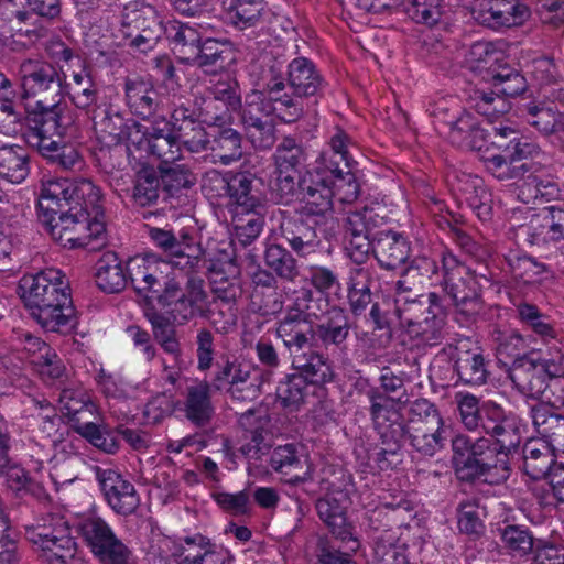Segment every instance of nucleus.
Listing matches in <instances>:
<instances>
[{"mask_svg":"<svg viewBox=\"0 0 564 564\" xmlns=\"http://www.w3.org/2000/svg\"><path fill=\"white\" fill-rule=\"evenodd\" d=\"M37 208L41 224L61 246L95 250L106 243L102 194L90 180H47Z\"/></svg>","mask_w":564,"mask_h":564,"instance_id":"f257e3e1","label":"nucleus"},{"mask_svg":"<svg viewBox=\"0 0 564 564\" xmlns=\"http://www.w3.org/2000/svg\"><path fill=\"white\" fill-rule=\"evenodd\" d=\"M127 272L139 295L155 300L161 307L169 308L181 324L195 317L209 318L212 301L199 275H187L184 282L175 272L164 273L151 254L129 259Z\"/></svg>","mask_w":564,"mask_h":564,"instance_id":"f03ea898","label":"nucleus"},{"mask_svg":"<svg viewBox=\"0 0 564 564\" xmlns=\"http://www.w3.org/2000/svg\"><path fill=\"white\" fill-rule=\"evenodd\" d=\"M489 437L471 441L465 434L452 438L453 462L463 480L490 485L505 482L511 474L510 457L521 444L519 421L500 426Z\"/></svg>","mask_w":564,"mask_h":564,"instance_id":"7ed1b4c3","label":"nucleus"},{"mask_svg":"<svg viewBox=\"0 0 564 564\" xmlns=\"http://www.w3.org/2000/svg\"><path fill=\"white\" fill-rule=\"evenodd\" d=\"M18 294L32 317L47 332L69 333L77 323L68 281L62 271L47 268L24 274Z\"/></svg>","mask_w":564,"mask_h":564,"instance_id":"20e7f679","label":"nucleus"},{"mask_svg":"<svg viewBox=\"0 0 564 564\" xmlns=\"http://www.w3.org/2000/svg\"><path fill=\"white\" fill-rule=\"evenodd\" d=\"M346 495L341 491L326 494L316 501V511L319 519L326 524L334 540L339 543L323 546L318 555L319 564H357L351 555L360 547L356 529L346 517L344 505Z\"/></svg>","mask_w":564,"mask_h":564,"instance_id":"39448f33","label":"nucleus"},{"mask_svg":"<svg viewBox=\"0 0 564 564\" xmlns=\"http://www.w3.org/2000/svg\"><path fill=\"white\" fill-rule=\"evenodd\" d=\"M442 270L441 285L445 296L454 306L456 321L462 325L475 323L484 311V301L476 276L449 252L442 254Z\"/></svg>","mask_w":564,"mask_h":564,"instance_id":"423d86ee","label":"nucleus"},{"mask_svg":"<svg viewBox=\"0 0 564 564\" xmlns=\"http://www.w3.org/2000/svg\"><path fill=\"white\" fill-rule=\"evenodd\" d=\"M59 13L61 0H0V18L30 43L45 36L43 18L52 20Z\"/></svg>","mask_w":564,"mask_h":564,"instance_id":"0eeeda50","label":"nucleus"},{"mask_svg":"<svg viewBox=\"0 0 564 564\" xmlns=\"http://www.w3.org/2000/svg\"><path fill=\"white\" fill-rule=\"evenodd\" d=\"M23 96L36 98V105L62 102L67 76L62 67L44 59H25L19 68Z\"/></svg>","mask_w":564,"mask_h":564,"instance_id":"6e6552de","label":"nucleus"},{"mask_svg":"<svg viewBox=\"0 0 564 564\" xmlns=\"http://www.w3.org/2000/svg\"><path fill=\"white\" fill-rule=\"evenodd\" d=\"M283 104L272 105L270 100L261 98L259 94H250L241 106L240 120L245 132L257 149H271L275 143V124L271 118L275 115L284 121L286 109Z\"/></svg>","mask_w":564,"mask_h":564,"instance_id":"1a4fd4ad","label":"nucleus"},{"mask_svg":"<svg viewBox=\"0 0 564 564\" xmlns=\"http://www.w3.org/2000/svg\"><path fill=\"white\" fill-rule=\"evenodd\" d=\"M229 14L232 25L240 32L238 44L250 52L261 48L264 31L276 19L265 0H236Z\"/></svg>","mask_w":564,"mask_h":564,"instance_id":"9d476101","label":"nucleus"},{"mask_svg":"<svg viewBox=\"0 0 564 564\" xmlns=\"http://www.w3.org/2000/svg\"><path fill=\"white\" fill-rule=\"evenodd\" d=\"M98 138L108 144L126 143L139 145L144 139L142 124L131 117H124L107 101L87 117Z\"/></svg>","mask_w":564,"mask_h":564,"instance_id":"9b49d317","label":"nucleus"},{"mask_svg":"<svg viewBox=\"0 0 564 564\" xmlns=\"http://www.w3.org/2000/svg\"><path fill=\"white\" fill-rule=\"evenodd\" d=\"M459 417L463 425L475 431L481 429L485 433H496L497 429L519 421L511 412L494 401L479 403V399L471 393L459 392L455 397Z\"/></svg>","mask_w":564,"mask_h":564,"instance_id":"f8f14e48","label":"nucleus"},{"mask_svg":"<svg viewBox=\"0 0 564 564\" xmlns=\"http://www.w3.org/2000/svg\"><path fill=\"white\" fill-rule=\"evenodd\" d=\"M376 271L369 267H356L349 271L347 282V299L351 314L355 317L362 316L369 308V318L375 329L389 330V319L381 312L378 302L372 299L371 286Z\"/></svg>","mask_w":564,"mask_h":564,"instance_id":"ddd939ff","label":"nucleus"},{"mask_svg":"<svg viewBox=\"0 0 564 564\" xmlns=\"http://www.w3.org/2000/svg\"><path fill=\"white\" fill-rule=\"evenodd\" d=\"M383 220L375 208L365 207L348 213L345 219L346 251L355 263H364L372 252V236Z\"/></svg>","mask_w":564,"mask_h":564,"instance_id":"4468645a","label":"nucleus"},{"mask_svg":"<svg viewBox=\"0 0 564 564\" xmlns=\"http://www.w3.org/2000/svg\"><path fill=\"white\" fill-rule=\"evenodd\" d=\"M96 480L108 507L118 516L129 517L140 506L134 485L110 468L94 467Z\"/></svg>","mask_w":564,"mask_h":564,"instance_id":"2eb2a0df","label":"nucleus"},{"mask_svg":"<svg viewBox=\"0 0 564 564\" xmlns=\"http://www.w3.org/2000/svg\"><path fill=\"white\" fill-rule=\"evenodd\" d=\"M165 126L171 127L181 150L185 149L191 153L208 151L209 132L189 102L176 105Z\"/></svg>","mask_w":564,"mask_h":564,"instance_id":"dca6fc26","label":"nucleus"},{"mask_svg":"<svg viewBox=\"0 0 564 564\" xmlns=\"http://www.w3.org/2000/svg\"><path fill=\"white\" fill-rule=\"evenodd\" d=\"M258 86L259 89L252 94L261 95V98L270 100L272 105L283 104L282 108L286 109V116H283L284 122H294L302 117L303 106L301 101L283 93L285 88V73L281 62L274 58H269L265 62Z\"/></svg>","mask_w":564,"mask_h":564,"instance_id":"f3484780","label":"nucleus"},{"mask_svg":"<svg viewBox=\"0 0 564 564\" xmlns=\"http://www.w3.org/2000/svg\"><path fill=\"white\" fill-rule=\"evenodd\" d=\"M62 112L61 102L36 105V109L26 116L30 128L28 143L39 151L40 145H44V141L61 140L67 133V123Z\"/></svg>","mask_w":564,"mask_h":564,"instance_id":"a211bd4d","label":"nucleus"},{"mask_svg":"<svg viewBox=\"0 0 564 564\" xmlns=\"http://www.w3.org/2000/svg\"><path fill=\"white\" fill-rule=\"evenodd\" d=\"M367 397L370 402L369 414L377 433L390 438L402 435L404 420L401 409L408 399H403V395L397 398L388 395L379 388L368 390Z\"/></svg>","mask_w":564,"mask_h":564,"instance_id":"6ab92c4d","label":"nucleus"},{"mask_svg":"<svg viewBox=\"0 0 564 564\" xmlns=\"http://www.w3.org/2000/svg\"><path fill=\"white\" fill-rule=\"evenodd\" d=\"M319 220L299 212L296 216L283 215L276 236L282 239L299 257L315 253L321 245L316 226Z\"/></svg>","mask_w":564,"mask_h":564,"instance_id":"aec40b11","label":"nucleus"},{"mask_svg":"<svg viewBox=\"0 0 564 564\" xmlns=\"http://www.w3.org/2000/svg\"><path fill=\"white\" fill-rule=\"evenodd\" d=\"M508 378L511 380L513 388L522 395L542 399L545 390H547L550 376L532 354H523L521 357L513 359L508 370Z\"/></svg>","mask_w":564,"mask_h":564,"instance_id":"412c9836","label":"nucleus"},{"mask_svg":"<svg viewBox=\"0 0 564 564\" xmlns=\"http://www.w3.org/2000/svg\"><path fill=\"white\" fill-rule=\"evenodd\" d=\"M288 84L295 98H321L328 86L316 65L306 57H295L288 65Z\"/></svg>","mask_w":564,"mask_h":564,"instance_id":"4be33fe9","label":"nucleus"},{"mask_svg":"<svg viewBox=\"0 0 564 564\" xmlns=\"http://www.w3.org/2000/svg\"><path fill=\"white\" fill-rule=\"evenodd\" d=\"M408 238L395 230H377L372 236V254L380 268L393 271L410 257Z\"/></svg>","mask_w":564,"mask_h":564,"instance_id":"5701e85b","label":"nucleus"},{"mask_svg":"<svg viewBox=\"0 0 564 564\" xmlns=\"http://www.w3.org/2000/svg\"><path fill=\"white\" fill-rule=\"evenodd\" d=\"M126 104L131 113L142 120L153 118L162 106V98L150 78L135 76L124 83Z\"/></svg>","mask_w":564,"mask_h":564,"instance_id":"b1692460","label":"nucleus"},{"mask_svg":"<svg viewBox=\"0 0 564 564\" xmlns=\"http://www.w3.org/2000/svg\"><path fill=\"white\" fill-rule=\"evenodd\" d=\"M300 212L313 219H324L333 212L334 191L327 176L307 172V181L302 184Z\"/></svg>","mask_w":564,"mask_h":564,"instance_id":"393cba45","label":"nucleus"},{"mask_svg":"<svg viewBox=\"0 0 564 564\" xmlns=\"http://www.w3.org/2000/svg\"><path fill=\"white\" fill-rule=\"evenodd\" d=\"M212 384L199 381L188 386L184 393L181 411L184 416L197 429H205L215 415V406L212 401Z\"/></svg>","mask_w":564,"mask_h":564,"instance_id":"a878e982","label":"nucleus"},{"mask_svg":"<svg viewBox=\"0 0 564 564\" xmlns=\"http://www.w3.org/2000/svg\"><path fill=\"white\" fill-rule=\"evenodd\" d=\"M446 122L449 127L452 143L458 147L481 151L492 138L488 129L468 111H463L459 116L454 113L453 120H446Z\"/></svg>","mask_w":564,"mask_h":564,"instance_id":"bb28decb","label":"nucleus"},{"mask_svg":"<svg viewBox=\"0 0 564 564\" xmlns=\"http://www.w3.org/2000/svg\"><path fill=\"white\" fill-rule=\"evenodd\" d=\"M521 231L530 237L531 243L558 241L564 239V209L550 206L534 214Z\"/></svg>","mask_w":564,"mask_h":564,"instance_id":"cd10ccee","label":"nucleus"},{"mask_svg":"<svg viewBox=\"0 0 564 564\" xmlns=\"http://www.w3.org/2000/svg\"><path fill=\"white\" fill-rule=\"evenodd\" d=\"M65 96H68L72 105L87 117L106 101L100 97L98 85L86 68L74 72L69 83L65 80Z\"/></svg>","mask_w":564,"mask_h":564,"instance_id":"c85d7f7f","label":"nucleus"},{"mask_svg":"<svg viewBox=\"0 0 564 564\" xmlns=\"http://www.w3.org/2000/svg\"><path fill=\"white\" fill-rule=\"evenodd\" d=\"M351 324L347 312L338 306L332 307L319 323H315V341L326 349L335 347L346 348L350 335Z\"/></svg>","mask_w":564,"mask_h":564,"instance_id":"c756f323","label":"nucleus"},{"mask_svg":"<svg viewBox=\"0 0 564 564\" xmlns=\"http://www.w3.org/2000/svg\"><path fill=\"white\" fill-rule=\"evenodd\" d=\"M530 417L538 434L553 451L564 453V415L546 403L530 408Z\"/></svg>","mask_w":564,"mask_h":564,"instance_id":"7c9ffc66","label":"nucleus"},{"mask_svg":"<svg viewBox=\"0 0 564 564\" xmlns=\"http://www.w3.org/2000/svg\"><path fill=\"white\" fill-rule=\"evenodd\" d=\"M28 539L42 551L47 564H70L76 555V542L68 534L57 535L54 531H31Z\"/></svg>","mask_w":564,"mask_h":564,"instance_id":"2f4dec72","label":"nucleus"},{"mask_svg":"<svg viewBox=\"0 0 564 564\" xmlns=\"http://www.w3.org/2000/svg\"><path fill=\"white\" fill-rule=\"evenodd\" d=\"M430 312L414 327L406 332L411 337L425 345H436L442 338L445 326L446 310L443 299L435 292L429 293Z\"/></svg>","mask_w":564,"mask_h":564,"instance_id":"473e14b6","label":"nucleus"},{"mask_svg":"<svg viewBox=\"0 0 564 564\" xmlns=\"http://www.w3.org/2000/svg\"><path fill=\"white\" fill-rule=\"evenodd\" d=\"M315 323L302 318L283 316L275 326V335L291 354H300L315 341Z\"/></svg>","mask_w":564,"mask_h":564,"instance_id":"72a5a7b5","label":"nucleus"},{"mask_svg":"<svg viewBox=\"0 0 564 564\" xmlns=\"http://www.w3.org/2000/svg\"><path fill=\"white\" fill-rule=\"evenodd\" d=\"M119 30L166 33V25L155 7L144 0H137L124 8Z\"/></svg>","mask_w":564,"mask_h":564,"instance_id":"f704fd0d","label":"nucleus"},{"mask_svg":"<svg viewBox=\"0 0 564 564\" xmlns=\"http://www.w3.org/2000/svg\"><path fill=\"white\" fill-rule=\"evenodd\" d=\"M208 151L224 165L238 161L242 156V137L227 123L210 129Z\"/></svg>","mask_w":564,"mask_h":564,"instance_id":"c9c22d12","label":"nucleus"},{"mask_svg":"<svg viewBox=\"0 0 564 564\" xmlns=\"http://www.w3.org/2000/svg\"><path fill=\"white\" fill-rule=\"evenodd\" d=\"M445 424L432 426H403L402 442L408 441L412 451L419 455L432 457L445 447Z\"/></svg>","mask_w":564,"mask_h":564,"instance_id":"e433bc0d","label":"nucleus"},{"mask_svg":"<svg viewBox=\"0 0 564 564\" xmlns=\"http://www.w3.org/2000/svg\"><path fill=\"white\" fill-rule=\"evenodd\" d=\"M128 278L127 268H123L116 252L107 251L96 262V284L105 293L113 294L123 291L128 284Z\"/></svg>","mask_w":564,"mask_h":564,"instance_id":"4c0bfd02","label":"nucleus"},{"mask_svg":"<svg viewBox=\"0 0 564 564\" xmlns=\"http://www.w3.org/2000/svg\"><path fill=\"white\" fill-rule=\"evenodd\" d=\"M184 543L188 547L181 553L180 564H225L230 557L227 550L202 534L186 536Z\"/></svg>","mask_w":564,"mask_h":564,"instance_id":"58836bf2","label":"nucleus"},{"mask_svg":"<svg viewBox=\"0 0 564 564\" xmlns=\"http://www.w3.org/2000/svg\"><path fill=\"white\" fill-rule=\"evenodd\" d=\"M292 367L307 384H324L334 379V370L328 359L312 349L293 355Z\"/></svg>","mask_w":564,"mask_h":564,"instance_id":"ea45409f","label":"nucleus"},{"mask_svg":"<svg viewBox=\"0 0 564 564\" xmlns=\"http://www.w3.org/2000/svg\"><path fill=\"white\" fill-rule=\"evenodd\" d=\"M552 451V447L547 444L528 442L522 449L524 473L534 480L549 476L552 484V475L564 466V463L554 466L555 460Z\"/></svg>","mask_w":564,"mask_h":564,"instance_id":"a19ab883","label":"nucleus"},{"mask_svg":"<svg viewBox=\"0 0 564 564\" xmlns=\"http://www.w3.org/2000/svg\"><path fill=\"white\" fill-rule=\"evenodd\" d=\"M454 369L459 380L470 386H481L487 382L488 362L479 348H456Z\"/></svg>","mask_w":564,"mask_h":564,"instance_id":"79ce46f5","label":"nucleus"},{"mask_svg":"<svg viewBox=\"0 0 564 564\" xmlns=\"http://www.w3.org/2000/svg\"><path fill=\"white\" fill-rule=\"evenodd\" d=\"M302 447L297 444H285L273 449L270 457L272 469L284 476H290L289 482H303L307 477V470L304 468L305 462L302 459Z\"/></svg>","mask_w":564,"mask_h":564,"instance_id":"37998d69","label":"nucleus"},{"mask_svg":"<svg viewBox=\"0 0 564 564\" xmlns=\"http://www.w3.org/2000/svg\"><path fill=\"white\" fill-rule=\"evenodd\" d=\"M23 349L30 358V362L39 368L42 375L51 378H61L64 365L57 354L41 338L26 334L23 340Z\"/></svg>","mask_w":564,"mask_h":564,"instance_id":"c03bdc74","label":"nucleus"},{"mask_svg":"<svg viewBox=\"0 0 564 564\" xmlns=\"http://www.w3.org/2000/svg\"><path fill=\"white\" fill-rule=\"evenodd\" d=\"M530 73L535 83L545 90L544 96L554 100H564L562 88L551 89V86H558L564 82V67L557 64L551 56H539L532 59Z\"/></svg>","mask_w":564,"mask_h":564,"instance_id":"a18cd8bd","label":"nucleus"},{"mask_svg":"<svg viewBox=\"0 0 564 564\" xmlns=\"http://www.w3.org/2000/svg\"><path fill=\"white\" fill-rule=\"evenodd\" d=\"M516 312L519 321L539 336L545 345L561 343V339H564L550 317L543 314L536 305L520 302L516 304Z\"/></svg>","mask_w":564,"mask_h":564,"instance_id":"49530a36","label":"nucleus"},{"mask_svg":"<svg viewBox=\"0 0 564 564\" xmlns=\"http://www.w3.org/2000/svg\"><path fill=\"white\" fill-rule=\"evenodd\" d=\"M275 172L303 174L307 161V153L303 144L293 137H284L276 145L273 154Z\"/></svg>","mask_w":564,"mask_h":564,"instance_id":"de8ad7c7","label":"nucleus"},{"mask_svg":"<svg viewBox=\"0 0 564 564\" xmlns=\"http://www.w3.org/2000/svg\"><path fill=\"white\" fill-rule=\"evenodd\" d=\"M59 403L68 416L73 430L76 422H87L97 414V406L83 389L65 388L59 394Z\"/></svg>","mask_w":564,"mask_h":564,"instance_id":"09e8293b","label":"nucleus"},{"mask_svg":"<svg viewBox=\"0 0 564 564\" xmlns=\"http://www.w3.org/2000/svg\"><path fill=\"white\" fill-rule=\"evenodd\" d=\"M29 173V151L25 148L17 144L0 147V177L20 184Z\"/></svg>","mask_w":564,"mask_h":564,"instance_id":"8fccbe9b","label":"nucleus"},{"mask_svg":"<svg viewBox=\"0 0 564 564\" xmlns=\"http://www.w3.org/2000/svg\"><path fill=\"white\" fill-rule=\"evenodd\" d=\"M165 34L171 41L173 51L178 55L180 59L191 64L196 56L195 53L202 41L199 32L186 23L173 21L166 24Z\"/></svg>","mask_w":564,"mask_h":564,"instance_id":"3c124183","label":"nucleus"},{"mask_svg":"<svg viewBox=\"0 0 564 564\" xmlns=\"http://www.w3.org/2000/svg\"><path fill=\"white\" fill-rule=\"evenodd\" d=\"M256 177L247 172L231 174L227 196L236 204V210L262 208L260 193L254 188Z\"/></svg>","mask_w":564,"mask_h":564,"instance_id":"603ef678","label":"nucleus"},{"mask_svg":"<svg viewBox=\"0 0 564 564\" xmlns=\"http://www.w3.org/2000/svg\"><path fill=\"white\" fill-rule=\"evenodd\" d=\"M267 205L262 208L236 210L232 218L235 238L243 247L251 245L262 232Z\"/></svg>","mask_w":564,"mask_h":564,"instance_id":"864d4df0","label":"nucleus"},{"mask_svg":"<svg viewBox=\"0 0 564 564\" xmlns=\"http://www.w3.org/2000/svg\"><path fill=\"white\" fill-rule=\"evenodd\" d=\"M265 267L278 278L294 282L300 275V269L293 254L280 243L269 245L263 254Z\"/></svg>","mask_w":564,"mask_h":564,"instance_id":"5fc2aeb1","label":"nucleus"},{"mask_svg":"<svg viewBox=\"0 0 564 564\" xmlns=\"http://www.w3.org/2000/svg\"><path fill=\"white\" fill-rule=\"evenodd\" d=\"M147 317L152 326L153 337L156 343L166 354L172 355L175 360H178L182 355V347L174 323L169 316L156 311L148 313Z\"/></svg>","mask_w":564,"mask_h":564,"instance_id":"6e6d98bb","label":"nucleus"},{"mask_svg":"<svg viewBox=\"0 0 564 564\" xmlns=\"http://www.w3.org/2000/svg\"><path fill=\"white\" fill-rule=\"evenodd\" d=\"M39 153L50 163L64 171L80 170L83 166V159L76 147L63 142L62 139L44 141V145H40Z\"/></svg>","mask_w":564,"mask_h":564,"instance_id":"4d7b16f0","label":"nucleus"},{"mask_svg":"<svg viewBox=\"0 0 564 564\" xmlns=\"http://www.w3.org/2000/svg\"><path fill=\"white\" fill-rule=\"evenodd\" d=\"M495 140L491 141L502 152H507L512 166L533 154L535 147L517 137V131L510 127H492Z\"/></svg>","mask_w":564,"mask_h":564,"instance_id":"13d9d810","label":"nucleus"},{"mask_svg":"<svg viewBox=\"0 0 564 564\" xmlns=\"http://www.w3.org/2000/svg\"><path fill=\"white\" fill-rule=\"evenodd\" d=\"M308 384L300 375H285L278 383L275 395L280 405L290 411H299L307 395Z\"/></svg>","mask_w":564,"mask_h":564,"instance_id":"bf43d9fd","label":"nucleus"},{"mask_svg":"<svg viewBox=\"0 0 564 564\" xmlns=\"http://www.w3.org/2000/svg\"><path fill=\"white\" fill-rule=\"evenodd\" d=\"M498 53L494 50L492 44L489 42L474 43L465 57L466 66L475 74H478L482 80L490 82L492 74L498 68H495L498 62Z\"/></svg>","mask_w":564,"mask_h":564,"instance_id":"052dcab7","label":"nucleus"},{"mask_svg":"<svg viewBox=\"0 0 564 564\" xmlns=\"http://www.w3.org/2000/svg\"><path fill=\"white\" fill-rule=\"evenodd\" d=\"M176 242L178 248L175 252L174 265L180 267L182 270L187 271V275L197 273L205 267V260L202 258L203 250L194 248V237L186 230H180L176 235Z\"/></svg>","mask_w":564,"mask_h":564,"instance_id":"680f3d73","label":"nucleus"},{"mask_svg":"<svg viewBox=\"0 0 564 564\" xmlns=\"http://www.w3.org/2000/svg\"><path fill=\"white\" fill-rule=\"evenodd\" d=\"M402 11L416 24L437 25L443 17V0H402Z\"/></svg>","mask_w":564,"mask_h":564,"instance_id":"e2e57ef3","label":"nucleus"},{"mask_svg":"<svg viewBox=\"0 0 564 564\" xmlns=\"http://www.w3.org/2000/svg\"><path fill=\"white\" fill-rule=\"evenodd\" d=\"M161 181L158 172L143 167L135 174L132 189V200L140 207L154 205L160 196Z\"/></svg>","mask_w":564,"mask_h":564,"instance_id":"0e129e2a","label":"nucleus"},{"mask_svg":"<svg viewBox=\"0 0 564 564\" xmlns=\"http://www.w3.org/2000/svg\"><path fill=\"white\" fill-rule=\"evenodd\" d=\"M74 431L87 440L93 446L107 454H115L119 451L120 441L118 435L106 426L98 425L90 420L87 422L77 421Z\"/></svg>","mask_w":564,"mask_h":564,"instance_id":"69168bd1","label":"nucleus"},{"mask_svg":"<svg viewBox=\"0 0 564 564\" xmlns=\"http://www.w3.org/2000/svg\"><path fill=\"white\" fill-rule=\"evenodd\" d=\"M251 366L239 362L236 358L223 357L216 362L212 386L216 390L227 389L236 382L254 373Z\"/></svg>","mask_w":564,"mask_h":564,"instance_id":"338daca9","label":"nucleus"},{"mask_svg":"<svg viewBox=\"0 0 564 564\" xmlns=\"http://www.w3.org/2000/svg\"><path fill=\"white\" fill-rule=\"evenodd\" d=\"M505 259L512 276L524 284L535 283L546 271L544 263L517 251H510Z\"/></svg>","mask_w":564,"mask_h":564,"instance_id":"774afa93","label":"nucleus"}]
</instances>
